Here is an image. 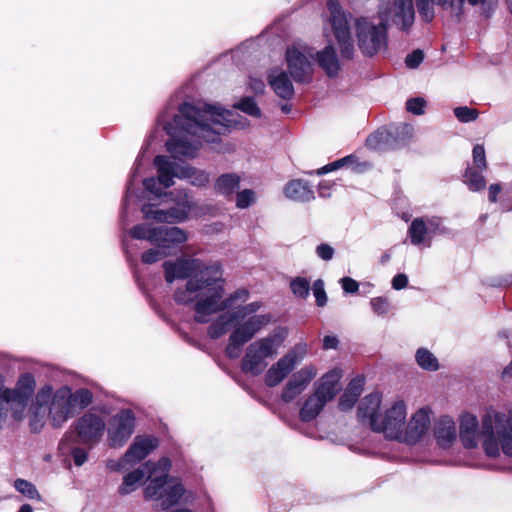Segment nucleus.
<instances>
[{
    "label": "nucleus",
    "mask_w": 512,
    "mask_h": 512,
    "mask_svg": "<svg viewBox=\"0 0 512 512\" xmlns=\"http://www.w3.org/2000/svg\"><path fill=\"white\" fill-rule=\"evenodd\" d=\"M165 280L171 284L177 279L186 283L174 292L178 304L193 305L194 319L207 323L213 314L234 308L248 300L249 292L238 289L225 296V279L219 263H206L198 258L180 257L163 264Z\"/></svg>",
    "instance_id": "nucleus-1"
},
{
    "label": "nucleus",
    "mask_w": 512,
    "mask_h": 512,
    "mask_svg": "<svg viewBox=\"0 0 512 512\" xmlns=\"http://www.w3.org/2000/svg\"><path fill=\"white\" fill-rule=\"evenodd\" d=\"M238 114L219 105L208 103H183L177 114L166 108L158 123L170 136L166 148L174 159L193 158L203 142H216L222 130L228 127L243 128Z\"/></svg>",
    "instance_id": "nucleus-2"
},
{
    "label": "nucleus",
    "mask_w": 512,
    "mask_h": 512,
    "mask_svg": "<svg viewBox=\"0 0 512 512\" xmlns=\"http://www.w3.org/2000/svg\"><path fill=\"white\" fill-rule=\"evenodd\" d=\"M459 439L466 449L477 448L481 441L489 458H499L501 454L512 458V410L489 408L480 420L470 412L461 414Z\"/></svg>",
    "instance_id": "nucleus-3"
},
{
    "label": "nucleus",
    "mask_w": 512,
    "mask_h": 512,
    "mask_svg": "<svg viewBox=\"0 0 512 512\" xmlns=\"http://www.w3.org/2000/svg\"><path fill=\"white\" fill-rule=\"evenodd\" d=\"M358 418L368 422L374 432L382 433L389 440H397L407 420V404L395 398L381 406V395L372 393L363 398L358 407Z\"/></svg>",
    "instance_id": "nucleus-4"
},
{
    "label": "nucleus",
    "mask_w": 512,
    "mask_h": 512,
    "mask_svg": "<svg viewBox=\"0 0 512 512\" xmlns=\"http://www.w3.org/2000/svg\"><path fill=\"white\" fill-rule=\"evenodd\" d=\"M157 178L151 177L143 181L144 187L157 197L164 194L163 190L174 185V178L187 179L194 186H204L209 182V175L189 165H180L168 156H157L154 160Z\"/></svg>",
    "instance_id": "nucleus-5"
},
{
    "label": "nucleus",
    "mask_w": 512,
    "mask_h": 512,
    "mask_svg": "<svg viewBox=\"0 0 512 512\" xmlns=\"http://www.w3.org/2000/svg\"><path fill=\"white\" fill-rule=\"evenodd\" d=\"M171 461L163 457L150 470L149 483L144 489L146 500L159 502L160 508L166 510L178 503L185 489L179 479L169 477Z\"/></svg>",
    "instance_id": "nucleus-6"
},
{
    "label": "nucleus",
    "mask_w": 512,
    "mask_h": 512,
    "mask_svg": "<svg viewBox=\"0 0 512 512\" xmlns=\"http://www.w3.org/2000/svg\"><path fill=\"white\" fill-rule=\"evenodd\" d=\"M287 332L284 328H277L264 337L252 341L245 349L241 360V370L253 376L264 372L268 362L274 359L283 347Z\"/></svg>",
    "instance_id": "nucleus-7"
},
{
    "label": "nucleus",
    "mask_w": 512,
    "mask_h": 512,
    "mask_svg": "<svg viewBox=\"0 0 512 512\" xmlns=\"http://www.w3.org/2000/svg\"><path fill=\"white\" fill-rule=\"evenodd\" d=\"M342 371L334 368L325 373L316 383L314 391L308 395L299 411L303 422L314 420L324 409L325 405L334 399L340 390L339 381Z\"/></svg>",
    "instance_id": "nucleus-8"
},
{
    "label": "nucleus",
    "mask_w": 512,
    "mask_h": 512,
    "mask_svg": "<svg viewBox=\"0 0 512 512\" xmlns=\"http://www.w3.org/2000/svg\"><path fill=\"white\" fill-rule=\"evenodd\" d=\"M357 45L365 56H374L387 48V25L375 14L361 16L354 21Z\"/></svg>",
    "instance_id": "nucleus-9"
},
{
    "label": "nucleus",
    "mask_w": 512,
    "mask_h": 512,
    "mask_svg": "<svg viewBox=\"0 0 512 512\" xmlns=\"http://www.w3.org/2000/svg\"><path fill=\"white\" fill-rule=\"evenodd\" d=\"M132 238L146 240L169 251L170 255L179 245L186 243L189 239L186 230L178 226H153L148 223L137 224L129 231Z\"/></svg>",
    "instance_id": "nucleus-10"
},
{
    "label": "nucleus",
    "mask_w": 512,
    "mask_h": 512,
    "mask_svg": "<svg viewBox=\"0 0 512 512\" xmlns=\"http://www.w3.org/2000/svg\"><path fill=\"white\" fill-rule=\"evenodd\" d=\"M327 14L323 18L324 29H331L343 58L352 59L355 53L348 17L337 0H327Z\"/></svg>",
    "instance_id": "nucleus-11"
},
{
    "label": "nucleus",
    "mask_w": 512,
    "mask_h": 512,
    "mask_svg": "<svg viewBox=\"0 0 512 512\" xmlns=\"http://www.w3.org/2000/svg\"><path fill=\"white\" fill-rule=\"evenodd\" d=\"M174 206L167 209L156 208L152 204H145L141 211L146 220H154L157 223L178 224L185 222L194 210V201L186 191H178L172 199Z\"/></svg>",
    "instance_id": "nucleus-12"
},
{
    "label": "nucleus",
    "mask_w": 512,
    "mask_h": 512,
    "mask_svg": "<svg viewBox=\"0 0 512 512\" xmlns=\"http://www.w3.org/2000/svg\"><path fill=\"white\" fill-rule=\"evenodd\" d=\"M271 322L270 314H255L246 317L238 324L229 336V342L225 353L230 359H236L240 355L241 347L248 343L256 334L262 331Z\"/></svg>",
    "instance_id": "nucleus-13"
},
{
    "label": "nucleus",
    "mask_w": 512,
    "mask_h": 512,
    "mask_svg": "<svg viewBox=\"0 0 512 512\" xmlns=\"http://www.w3.org/2000/svg\"><path fill=\"white\" fill-rule=\"evenodd\" d=\"M313 47L297 42L287 47L286 63L293 79L298 83H308L313 75Z\"/></svg>",
    "instance_id": "nucleus-14"
},
{
    "label": "nucleus",
    "mask_w": 512,
    "mask_h": 512,
    "mask_svg": "<svg viewBox=\"0 0 512 512\" xmlns=\"http://www.w3.org/2000/svg\"><path fill=\"white\" fill-rule=\"evenodd\" d=\"M386 25H396L402 31H408L415 20L413 0H381L376 14Z\"/></svg>",
    "instance_id": "nucleus-15"
},
{
    "label": "nucleus",
    "mask_w": 512,
    "mask_h": 512,
    "mask_svg": "<svg viewBox=\"0 0 512 512\" xmlns=\"http://www.w3.org/2000/svg\"><path fill=\"white\" fill-rule=\"evenodd\" d=\"M158 446V440L151 436H137L129 449L119 460L107 461V467L113 471H121L145 459Z\"/></svg>",
    "instance_id": "nucleus-16"
},
{
    "label": "nucleus",
    "mask_w": 512,
    "mask_h": 512,
    "mask_svg": "<svg viewBox=\"0 0 512 512\" xmlns=\"http://www.w3.org/2000/svg\"><path fill=\"white\" fill-rule=\"evenodd\" d=\"M445 232L441 219L438 217L415 218L408 229V237L412 245L430 247L432 237Z\"/></svg>",
    "instance_id": "nucleus-17"
},
{
    "label": "nucleus",
    "mask_w": 512,
    "mask_h": 512,
    "mask_svg": "<svg viewBox=\"0 0 512 512\" xmlns=\"http://www.w3.org/2000/svg\"><path fill=\"white\" fill-rule=\"evenodd\" d=\"M135 417L131 410L124 409L110 420L107 440L110 447L120 448L128 441L134 431Z\"/></svg>",
    "instance_id": "nucleus-18"
},
{
    "label": "nucleus",
    "mask_w": 512,
    "mask_h": 512,
    "mask_svg": "<svg viewBox=\"0 0 512 512\" xmlns=\"http://www.w3.org/2000/svg\"><path fill=\"white\" fill-rule=\"evenodd\" d=\"M432 410L429 407H421L416 410L406 421L399 442L407 444L418 443L429 431L431 426Z\"/></svg>",
    "instance_id": "nucleus-19"
},
{
    "label": "nucleus",
    "mask_w": 512,
    "mask_h": 512,
    "mask_svg": "<svg viewBox=\"0 0 512 512\" xmlns=\"http://www.w3.org/2000/svg\"><path fill=\"white\" fill-rule=\"evenodd\" d=\"M75 430L82 444L98 443L105 431L104 419L92 412H87L75 422Z\"/></svg>",
    "instance_id": "nucleus-20"
},
{
    "label": "nucleus",
    "mask_w": 512,
    "mask_h": 512,
    "mask_svg": "<svg viewBox=\"0 0 512 512\" xmlns=\"http://www.w3.org/2000/svg\"><path fill=\"white\" fill-rule=\"evenodd\" d=\"M318 369L314 364H308L295 372L282 389L281 399L292 402L302 394L313 379L317 376Z\"/></svg>",
    "instance_id": "nucleus-21"
},
{
    "label": "nucleus",
    "mask_w": 512,
    "mask_h": 512,
    "mask_svg": "<svg viewBox=\"0 0 512 512\" xmlns=\"http://www.w3.org/2000/svg\"><path fill=\"white\" fill-rule=\"evenodd\" d=\"M433 433L439 447L443 449L452 447L457 438L454 420L447 415L439 417L434 423Z\"/></svg>",
    "instance_id": "nucleus-22"
},
{
    "label": "nucleus",
    "mask_w": 512,
    "mask_h": 512,
    "mask_svg": "<svg viewBox=\"0 0 512 512\" xmlns=\"http://www.w3.org/2000/svg\"><path fill=\"white\" fill-rule=\"evenodd\" d=\"M156 462L148 461L141 467L129 472L123 478L122 484L118 488V492L121 495H128L140 487L144 480L149 481L150 470Z\"/></svg>",
    "instance_id": "nucleus-23"
},
{
    "label": "nucleus",
    "mask_w": 512,
    "mask_h": 512,
    "mask_svg": "<svg viewBox=\"0 0 512 512\" xmlns=\"http://www.w3.org/2000/svg\"><path fill=\"white\" fill-rule=\"evenodd\" d=\"M314 60L329 78L338 76L341 70V64L335 48L327 45L323 49L315 52Z\"/></svg>",
    "instance_id": "nucleus-24"
},
{
    "label": "nucleus",
    "mask_w": 512,
    "mask_h": 512,
    "mask_svg": "<svg viewBox=\"0 0 512 512\" xmlns=\"http://www.w3.org/2000/svg\"><path fill=\"white\" fill-rule=\"evenodd\" d=\"M268 83L278 97L284 100H289L293 97L294 87L284 70L280 68L271 70L268 75Z\"/></svg>",
    "instance_id": "nucleus-25"
},
{
    "label": "nucleus",
    "mask_w": 512,
    "mask_h": 512,
    "mask_svg": "<svg viewBox=\"0 0 512 512\" xmlns=\"http://www.w3.org/2000/svg\"><path fill=\"white\" fill-rule=\"evenodd\" d=\"M285 197L297 202H309L314 199V192L307 181L293 179L286 183L283 188Z\"/></svg>",
    "instance_id": "nucleus-26"
},
{
    "label": "nucleus",
    "mask_w": 512,
    "mask_h": 512,
    "mask_svg": "<svg viewBox=\"0 0 512 512\" xmlns=\"http://www.w3.org/2000/svg\"><path fill=\"white\" fill-rule=\"evenodd\" d=\"M238 314L227 312L221 314L208 328V335L213 339H218L227 333L233 325L239 322Z\"/></svg>",
    "instance_id": "nucleus-27"
},
{
    "label": "nucleus",
    "mask_w": 512,
    "mask_h": 512,
    "mask_svg": "<svg viewBox=\"0 0 512 512\" xmlns=\"http://www.w3.org/2000/svg\"><path fill=\"white\" fill-rule=\"evenodd\" d=\"M364 379L357 377L351 380L339 400V407L342 410L351 409L363 391Z\"/></svg>",
    "instance_id": "nucleus-28"
},
{
    "label": "nucleus",
    "mask_w": 512,
    "mask_h": 512,
    "mask_svg": "<svg viewBox=\"0 0 512 512\" xmlns=\"http://www.w3.org/2000/svg\"><path fill=\"white\" fill-rule=\"evenodd\" d=\"M293 369L280 358L266 371L264 381L268 387H275L280 384Z\"/></svg>",
    "instance_id": "nucleus-29"
},
{
    "label": "nucleus",
    "mask_w": 512,
    "mask_h": 512,
    "mask_svg": "<svg viewBox=\"0 0 512 512\" xmlns=\"http://www.w3.org/2000/svg\"><path fill=\"white\" fill-rule=\"evenodd\" d=\"M435 4L441 6L444 10L460 18L464 13V6L467 2L471 6L484 5L487 0H434Z\"/></svg>",
    "instance_id": "nucleus-30"
},
{
    "label": "nucleus",
    "mask_w": 512,
    "mask_h": 512,
    "mask_svg": "<svg viewBox=\"0 0 512 512\" xmlns=\"http://www.w3.org/2000/svg\"><path fill=\"white\" fill-rule=\"evenodd\" d=\"M240 176L233 173L223 174L215 182V190L225 196L232 195L239 188Z\"/></svg>",
    "instance_id": "nucleus-31"
},
{
    "label": "nucleus",
    "mask_w": 512,
    "mask_h": 512,
    "mask_svg": "<svg viewBox=\"0 0 512 512\" xmlns=\"http://www.w3.org/2000/svg\"><path fill=\"white\" fill-rule=\"evenodd\" d=\"M308 354V345L305 342L295 344L284 356L281 358L294 369L300 364Z\"/></svg>",
    "instance_id": "nucleus-32"
},
{
    "label": "nucleus",
    "mask_w": 512,
    "mask_h": 512,
    "mask_svg": "<svg viewBox=\"0 0 512 512\" xmlns=\"http://www.w3.org/2000/svg\"><path fill=\"white\" fill-rule=\"evenodd\" d=\"M416 363L420 368L427 371H437L439 362L436 356L426 348H419L415 353Z\"/></svg>",
    "instance_id": "nucleus-33"
},
{
    "label": "nucleus",
    "mask_w": 512,
    "mask_h": 512,
    "mask_svg": "<svg viewBox=\"0 0 512 512\" xmlns=\"http://www.w3.org/2000/svg\"><path fill=\"white\" fill-rule=\"evenodd\" d=\"M464 177L466 185L473 192L481 191L486 187L483 171L477 168H467Z\"/></svg>",
    "instance_id": "nucleus-34"
},
{
    "label": "nucleus",
    "mask_w": 512,
    "mask_h": 512,
    "mask_svg": "<svg viewBox=\"0 0 512 512\" xmlns=\"http://www.w3.org/2000/svg\"><path fill=\"white\" fill-rule=\"evenodd\" d=\"M389 133L386 130L377 131L366 139V145L373 150H381L386 147Z\"/></svg>",
    "instance_id": "nucleus-35"
},
{
    "label": "nucleus",
    "mask_w": 512,
    "mask_h": 512,
    "mask_svg": "<svg viewBox=\"0 0 512 512\" xmlns=\"http://www.w3.org/2000/svg\"><path fill=\"white\" fill-rule=\"evenodd\" d=\"M290 288L296 297L305 299L310 292V283L306 278L296 277L291 281Z\"/></svg>",
    "instance_id": "nucleus-36"
},
{
    "label": "nucleus",
    "mask_w": 512,
    "mask_h": 512,
    "mask_svg": "<svg viewBox=\"0 0 512 512\" xmlns=\"http://www.w3.org/2000/svg\"><path fill=\"white\" fill-rule=\"evenodd\" d=\"M14 487L19 493L27 496L30 499L41 500V496L37 491L36 487L27 480L17 479L14 482Z\"/></svg>",
    "instance_id": "nucleus-37"
},
{
    "label": "nucleus",
    "mask_w": 512,
    "mask_h": 512,
    "mask_svg": "<svg viewBox=\"0 0 512 512\" xmlns=\"http://www.w3.org/2000/svg\"><path fill=\"white\" fill-rule=\"evenodd\" d=\"M167 256H170V252L157 245V247L145 251L141 256V260L145 264H153Z\"/></svg>",
    "instance_id": "nucleus-38"
},
{
    "label": "nucleus",
    "mask_w": 512,
    "mask_h": 512,
    "mask_svg": "<svg viewBox=\"0 0 512 512\" xmlns=\"http://www.w3.org/2000/svg\"><path fill=\"white\" fill-rule=\"evenodd\" d=\"M418 12L421 18L426 22H431L434 19L435 11L433 7L434 0H415Z\"/></svg>",
    "instance_id": "nucleus-39"
},
{
    "label": "nucleus",
    "mask_w": 512,
    "mask_h": 512,
    "mask_svg": "<svg viewBox=\"0 0 512 512\" xmlns=\"http://www.w3.org/2000/svg\"><path fill=\"white\" fill-rule=\"evenodd\" d=\"M235 107L244 113L259 118L261 116V110L253 98H243Z\"/></svg>",
    "instance_id": "nucleus-40"
},
{
    "label": "nucleus",
    "mask_w": 512,
    "mask_h": 512,
    "mask_svg": "<svg viewBox=\"0 0 512 512\" xmlns=\"http://www.w3.org/2000/svg\"><path fill=\"white\" fill-rule=\"evenodd\" d=\"M473 166L470 168H477L481 171H485L487 168L485 148L481 144L474 146L472 151Z\"/></svg>",
    "instance_id": "nucleus-41"
},
{
    "label": "nucleus",
    "mask_w": 512,
    "mask_h": 512,
    "mask_svg": "<svg viewBox=\"0 0 512 512\" xmlns=\"http://www.w3.org/2000/svg\"><path fill=\"white\" fill-rule=\"evenodd\" d=\"M256 201V195L254 191L250 189H244L236 195V207L239 209H246Z\"/></svg>",
    "instance_id": "nucleus-42"
},
{
    "label": "nucleus",
    "mask_w": 512,
    "mask_h": 512,
    "mask_svg": "<svg viewBox=\"0 0 512 512\" xmlns=\"http://www.w3.org/2000/svg\"><path fill=\"white\" fill-rule=\"evenodd\" d=\"M454 114L456 118L462 123H468L476 120L478 118V111L474 108H469L467 106H461L454 109Z\"/></svg>",
    "instance_id": "nucleus-43"
},
{
    "label": "nucleus",
    "mask_w": 512,
    "mask_h": 512,
    "mask_svg": "<svg viewBox=\"0 0 512 512\" xmlns=\"http://www.w3.org/2000/svg\"><path fill=\"white\" fill-rule=\"evenodd\" d=\"M370 305L373 312L378 316L386 315L391 309L390 301L386 297L372 298Z\"/></svg>",
    "instance_id": "nucleus-44"
},
{
    "label": "nucleus",
    "mask_w": 512,
    "mask_h": 512,
    "mask_svg": "<svg viewBox=\"0 0 512 512\" xmlns=\"http://www.w3.org/2000/svg\"><path fill=\"white\" fill-rule=\"evenodd\" d=\"M262 304L261 302H252L244 306H240L235 310V314L237 315L238 320H244L246 317H249L250 315L256 313L260 308Z\"/></svg>",
    "instance_id": "nucleus-45"
},
{
    "label": "nucleus",
    "mask_w": 512,
    "mask_h": 512,
    "mask_svg": "<svg viewBox=\"0 0 512 512\" xmlns=\"http://www.w3.org/2000/svg\"><path fill=\"white\" fill-rule=\"evenodd\" d=\"M312 291L318 306L323 307L327 302V295L324 289V282L318 279L314 282Z\"/></svg>",
    "instance_id": "nucleus-46"
},
{
    "label": "nucleus",
    "mask_w": 512,
    "mask_h": 512,
    "mask_svg": "<svg viewBox=\"0 0 512 512\" xmlns=\"http://www.w3.org/2000/svg\"><path fill=\"white\" fill-rule=\"evenodd\" d=\"M425 107L426 101L422 97L411 98L406 102L407 110L415 115H422Z\"/></svg>",
    "instance_id": "nucleus-47"
},
{
    "label": "nucleus",
    "mask_w": 512,
    "mask_h": 512,
    "mask_svg": "<svg viewBox=\"0 0 512 512\" xmlns=\"http://www.w3.org/2000/svg\"><path fill=\"white\" fill-rule=\"evenodd\" d=\"M353 161H354V157L352 155L346 156V157H344L342 159L334 161L333 163H330V164L320 168L317 171V174L322 175V174L331 172V171L336 170V169H338L340 167H343L344 165L352 163Z\"/></svg>",
    "instance_id": "nucleus-48"
},
{
    "label": "nucleus",
    "mask_w": 512,
    "mask_h": 512,
    "mask_svg": "<svg viewBox=\"0 0 512 512\" xmlns=\"http://www.w3.org/2000/svg\"><path fill=\"white\" fill-rule=\"evenodd\" d=\"M217 207L209 204L198 205L194 202V210L191 212L195 217H203L206 215L214 216L216 215Z\"/></svg>",
    "instance_id": "nucleus-49"
},
{
    "label": "nucleus",
    "mask_w": 512,
    "mask_h": 512,
    "mask_svg": "<svg viewBox=\"0 0 512 512\" xmlns=\"http://www.w3.org/2000/svg\"><path fill=\"white\" fill-rule=\"evenodd\" d=\"M424 59V54L421 50H415L412 53L408 54L405 63L409 68H416L420 65V63Z\"/></svg>",
    "instance_id": "nucleus-50"
},
{
    "label": "nucleus",
    "mask_w": 512,
    "mask_h": 512,
    "mask_svg": "<svg viewBox=\"0 0 512 512\" xmlns=\"http://www.w3.org/2000/svg\"><path fill=\"white\" fill-rule=\"evenodd\" d=\"M316 254L322 260L329 261L334 256V249L332 246L323 243L317 246Z\"/></svg>",
    "instance_id": "nucleus-51"
},
{
    "label": "nucleus",
    "mask_w": 512,
    "mask_h": 512,
    "mask_svg": "<svg viewBox=\"0 0 512 512\" xmlns=\"http://www.w3.org/2000/svg\"><path fill=\"white\" fill-rule=\"evenodd\" d=\"M340 284L346 293H356L359 289L358 282L350 277H343L340 280Z\"/></svg>",
    "instance_id": "nucleus-52"
},
{
    "label": "nucleus",
    "mask_w": 512,
    "mask_h": 512,
    "mask_svg": "<svg viewBox=\"0 0 512 512\" xmlns=\"http://www.w3.org/2000/svg\"><path fill=\"white\" fill-rule=\"evenodd\" d=\"M72 457H73L74 463L77 466H81L86 462L88 453L86 450H84L82 448H75L72 450Z\"/></svg>",
    "instance_id": "nucleus-53"
},
{
    "label": "nucleus",
    "mask_w": 512,
    "mask_h": 512,
    "mask_svg": "<svg viewBox=\"0 0 512 512\" xmlns=\"http://www.w3.org/2000/svg\"><path fill=\"white\" fill-rule=\"evenodd\" d=\"M408 285V277L406 274L400 273L393 277L392 287L395 290H401Z\"/></svg>",
    "instance_id": "nucleus-54"
},
{
    "label": "nucleus",
    "mask_w": 512,
    "mask_h": 512,
    "mask_svg": "<svg viewBox=\"0 0 512 512\" xmlns=\"http://www.w3.org/2000/svg\"><path fill=\"white\" fill-rule=\"evenodd\" d=\"M502 191V186L499 183H493L488 187V199L490 202L495 203L498 195Z\"/></svg>",
    "instance_id": "nucleus-55"
},
{
    "label": "nucleus",
    "mask_w": 512,
    "mask_h": 512,
    "mask_svg": "<svg viewBox=\"0 0 512 512\" xmlns=\"http://www.w3.org/2000/svg\"><path fill=\"white\" fill-rule=\"evenodd\" d=\"M249 87L255 93H262L265 88V84L261 79L250 78Z\"/></svg>",
    "instance_id": "nucleus-56"
},
{
    "label": "nucleus",
    "mask_w": 512,
    "mask_h": 512,
    "mask_svg": "<svg viewBox=\"0 0 512 512\" xmlns=\"http://www.w3.org/2000/svg\"><path fill=\"white\" fill-rule=\"evenodd\" d=\"M338 345V339L335 336L327 335L323 338V348L325 350L336 349Z\"/></svg>",
    "instance_id": "nucleus-57"
},
{
    "label": "nucleus",
    "mask_w": 512,
    "mask_h": 512,
    "mask_svg": "<svg viewBox=\"0 0 512 512\" xmlns=\"http://www.w3.org/2000/svg\"><path fill=\"white\" fill-rule=\"evenodd\" d=\"M332 184L329 181H322L318 186V192L321 197H329L331 195Z\"/></svg>",
    "instance_id": "nucleus-58"
},
{
    "label": "nucleus",
    "mask_w": 512,
    "mask_h": 512,
    "mask_svg": "<svg viewBox=\"0 0 512 512\" xmlns=\"http://www.w3.org/2000/svg\"><path fill=\"white\" fill-rule=\"evenodd\" d=\"M144 153H145L144 151H141L140 154L138 155V157L136 159L135 166L133 168V172H132L131 178L136 177V175L138 174L139 166L141 165Z\"/></svg>",
    "instance_id": "nucleus-59"
},
{
    "label": "nucleus",
    "mask_w": 512,
    "mask_h": 512,
    "mask_svg": "<svg viewBox=\"0 0 512 512\" xmlns=\"http://www.w3.org/2000/svg\"><path fill=\"white\" fill-rule=\"evenodd\" d=\"M131 196H132V179L130 180V182H129L128 186H127L125 206L128 204V201H129Z\"/></svg>",
    "instance_id": "nucleus-60"
},
{
    "label": "nucleus",
    "mask_w": 512,
    "mask_h": 512,
    "mask_svg": "<svg viewBox=\"0 0 512 512\" xmlns=\"http://www.w3.org/2000/svg\"><path fill=\"white\" fill-rule=\"evenodd\" d=\"M503 375L509 376V377L512 376V359H511V362L509 363V365L503 370Z\"/></svg>",
    "instance_id": "nucleus-61"
},
{
    "label": "nucleus",
    "mask_w": 512,
    "mask_h": 512,
    "mask_svg": "<svg viewBox=\"0 0 512 512\" xmlns=\"http://www.w3.org/2000/svg\"><path fill=\"white\" fill-rule=\"evenodd\" d=\"M18 512H33V508L29 504H24L20 507Z\"/></svg>",
    "instance_id": "nucleus-62"
},
{
    "label": "nucleus",
    "mask_w": 512,
    "mask_h": 512,
    "mask_svg": "<svg viewBox=\"0 0 512 512\" xmlns=\"http://www.w3.org/2000/svg\"><path fill=\"white\" fill-rule=\"evenodd\" d=\"M400 128L402 129L403 132L407 134H410L412 132V127L407 124L401 125Z\"/></svg>",
    "instance_id": "nucleus-63"
},
{
    "label": "nucleus",
    "mask_w": 512,
    "mask_h": 512,
    "mask_svg": "<svg viewBox=\"0 0 512 512\" xmlns=\"http://www.w3.org/2000/svg\"><path fill=\"white\" fill-rule=\"evenodd\" d=\"M506 3H507V6H508L509 11H510V12H511V14H512V0H506Z\"/></svg>",
    "instance_id": "nucleus-64"
}]
</instances>
